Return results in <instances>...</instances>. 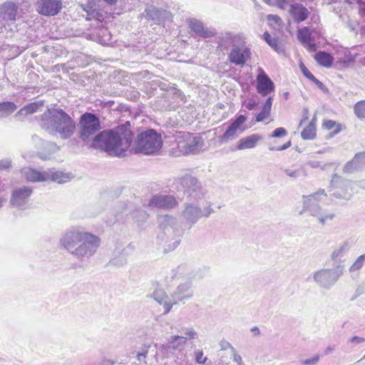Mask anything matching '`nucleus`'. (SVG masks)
<instances>
[{
	"mask_svg": "<svg viewBox=\"0 0 365 365\" xmlns=\"http://www.w3.org/2000/svg\"><path fill=\"white\" fill-rule=\"evenodd\" d=\"M125 125L115 130H103L95 135L101 128L99 118L94 113L86 112L80 116L78 123V138L86 144L95 149L105 151L109 155L123 156L131 145L133 134Z\"/></svg>",
	"mask_w": 365,
	"mask_h": 365,
	"instance_id": "f257e3e1",
	"label": "nucleus"
},
{
	"mask_svg": "<svg viewBox=\"0 0 365 365\" xmlns=\"http://www.w3.org/2000/svg\"><path fill=\"white\" fill-rule=\"evenodd\" d=\"M60 245L78 262H85L96 253L101 239L91 232L71 229L63 234Z\"/></svg>",
	"mask_w": 365,
	"mask_h": 365,
	"instance_id": "f03ea898",
	"label": "nucleus"
},
{
	"mask_svg": "<svg viewBox=\"0 0 365 365\" xmlns=\"http://www.w3.org/2000/svg\"><path fill=\"white\" fill-rule=\"evenodd\" d=\"M39 123L41 128L50 134L58 133L64 139L70 138L76 128L74 120L61 108H48L41 115Z\"/></svg>",
	"mask_w": 365,
	"mask_h": 365,
	"instance_id": "7ed1b4c3",
	"label": "nucleus"
},
{
	"mask_svg": "<svg viewBox=\"0 0 365 365\" xmlns=\"http://www.w3.org/2000/svg\"><path fill=\"white\" fill-rule=\"evenodd\" d=\"M320 196H327L324 189H319L312 195H303V208L299 212L300 215L308 212L310 215L317 218L319 222L324 225L332 221L336 215L329 211L324 210L316 201L319 200Z\"/></svg>",
	"mask_w": 365,
	"mask_h": 365,
	"instance_id": "20e7f679",
	"label": "nucleus"
},
{
	"mask_svg": "<svg viewBox=\"0 0 365 365\" xmlns=\"http://www.w3.org/2000/svg\"><path fill=\"white\" fill-rule=\"evenodd\" d=\"M159 228L166 236V242L173 240L172 246L168 245L169 251L175 249L180 244V237L184 235L175 217L170 215H160L158 217Z\"/></svg>",
	"mask_w": 365,
	"mask_h": 365,
	"instance_id": "39448f33",
	"label": "nucleus"
},
{
	"mask_svg": "<svg viewBox=\"0 0 365 365\" xmlns=\"http://www.w3.org/2000/svg\"><path fill=\"white\" fill-rule=\"evenodd\" d=\"M163 145L161 135L153 129H147L139 133L136 141L135 152L153 155Z\"/></svg>",
	"mask_w": 365,
	"mask_h": 365,
	"instance_id": "423d86ee",
	"label": "nucleus"
},
{
	"mask_svg": "<svg viewBox=\"0 0 365 365\" xmlns=\"http://www.w3.org/2000/svg\"><path fill=\"white\" fill-rule=\"evenodd\" d=\"M212 204L207 202L203 209L197 203L187 202L183 205V209L181 212V217L185 220L186 225L191 228L198 220L202 217L207 218L211 214L214 213L212 207Z\"/></svg>",
	"mask_w": 365,
	"mask_h": 365,
	"instance_id": "0eeeda50",
	"label": "nucleus"
},
{
	"mask_svg": "<svg viewBox=\"0 0 365 365\" xmlns=\"http://www.w3.org/2000/svg\"><path fill=\"white\" fill-rule=\"evenodd\" d=\"M343 269L341 265L334 269H320L313 273V279L319 287L329 290L341 276Z\"/></svg>",
	"mask_w": 365,
	"mask_h": 365,
	"instance_id": "6e6552de",
	"label": "nucleus"
},
{
	"mask_svg": "<svg viewBox=\"0 0 365 365\" xmlns=\"http://www.w3.org/2000/svg\"><path fill=\"white\" fill-rule=\"evenodd\" d=\"M185 192L195 200L202 199L206 194V189L197 178L190 174H185L178 179Z\"/></svg>",
	"mask_w": 365,
	"mask_h": 365,
	"instance_id": "1a4fd4ad",
	"label": "nucleus"
},
{
	"mask_svg": "<svg viewBox=\"0 0 365 365\" xmlns=\"http://www.w3.org/2000/svg\"><path fill=\"white\" fill-rule=\"evenodd\" d=\"M330 192H332L331 195L334 197L345 202L349 201L352 197L350 181L344 179L337 174L332 175L330 183Z\"/></svg>",
	"mask_w": 365,
	"mask_h": 365,
	"instance_id": "9d476101",
	"label": "nucleus"
},
{
	"mask_svg": "<svg viewBox=\"0 0 365 365\" xmlns=\"http://www.w3.org/2000/svg\"><path fill=\"white\" fill-rule=\"evenodd\" d=\"M177 141V146L182 154H195L198 153L203 147L204 143L202 138L194 136L189 133H184Z\"/></svg>",
	"mask_w": 365,
	"mask_h": 365,
	"instance_id": "9b49d317",
	"label": "nucleus"
},
{
	"mask_svg": "<svg viewBox=\"0 0 365 365\" xmlns=\"http://www.w3.org/2000/svg\"><path fill=\"white\" fill-rule=\"evenodd\" d=\"M251 51L247 46L246 41L242 37L237 43L233 44L228 53L229 61L236 66H244L250 58Z\"/></svg>",
	"mask_w": 365,
	"mask_h": 365,
	"instance_id": "f8f14e48",
	"label": "nucleus"
},
{
	"mask_svg": "<svg viewBox=\"0 0 365 365\" xmlns=\"http://www.w3.org/2000/svg\"><path fill=\"white\" fill-rule=\"evenodd\" d=\"M246 120L247 118L244 115H239L237 116L235 120L229 125L227 129L220 137V143H227L242 134L245 130L243 127V124Z\"/></svg>",
	"mask_w": 365,
	"mask_h": 365,
	"instance_id": "ddd939ff",
	"label": "nucleus"
},
{
	"mask_svg": "<svg viewBox=\"0 0 365 365\" xmlns=\"http://www.w3.org/2000/svg\"><path fill=\"white\" fill-rule=\"evenodd\" d=\"M19 6L12 1H6L0 5V24L10 25L16 22L19 14Z\"/></svg>",
	"mask_w": 365,
	"mask_h": 365,
	"instance_id": "4468645a",
	"label": "nucleus"
},
{
	"mask_svg": "<svg viewBox=\"0 0 365 365\" xmlns=\"http://www.w3.org/2000/svg\"><path fill=\"white\" fill-rule=\"evenodd\" d=\"M32 189L29 187H22L13 190L10 204L19 209H25L32 194Z\"/></svg>",
	"mask_w": 365,
	"mask_h": 365,
	"instance_id": "2eb2a0df",
	"label": "nucleus"
},
{
	"mask_svg": "<svg viewBox=\"0 0 365 365\" xmlns=\"http://www.w3.org/2000/svg\"><path fill=\"white\" fill-rule=\"evenodd\" d=\"M243 36L240 34H235L227 31L220 33L217 38V49L224 52L233 46V44L237 43Z\"/></svg>",
	"mask_w": 365,
	"mask_h": 365,
	"instance_id": "dca6fc26",
	"label": "nucleus"
},
{
	"mask_svg": "<svg viewBox=\"0 0 365 365\" xmlns=\"http://www.w3.org/2000/svg\"><path fill=\"white\" fill-rule=\"evenodd\" d=\"M274 90V84L270 78L262 69H259L257 76V91L263 96H267Z\"/></svg>",
	"mask_w": 365,
	"mask_h": 365,
	"instance_id": "f3484780",
	"label": "nucleus"
},
{
	"mask_svg": "<svg viewBox=\"0 0 365 365\" xmlns=\"http://www.w3.org/2000/svg\"><path fill=\"white\" fill-rule=\"evenodd\" d=\"M178 204L173 195H156L149 202V205L158 208L169 209L173 208Z\"/></svg>",
	"mask_w": 365,
	"mask_h": 365,
	"instance_id": "a211bd4d",
	"label": "nucleus"
},
{
	"mask_svg": "<svg viewBox=\"0 0 365 365\" xmlns=\"http://www.w3.org/2000/svg\"><path fill=\"white\" fill-rule=\"evenodd\" d=\"M289 14L294 22L299 24L304 21L309 17V11L302 4L292 1L289 9Z\"/></svg>",
	"mask_w": 365,
	"mask_h": 365,
	"instance_id": "6ab92c4d",
	"label": "nucleus"
},
{
	"mask_svg": "<svg viewBox=\"0 0 365 365\" xmlns=\"http://www.w3.org/2000/svg\"><path fill=\"white\" fill-rule=\"evenodd\" d=\"M61 8V2L59 0H41L38 3V11L44 16H54L57 14Z\"/></svg>",
	"mask_w": 365,
	"mask_h": 365,
	"instance_id": "aec40b11",
	"label": "nucleus"
},
{
	"mask_svg": "<svg viewBox=\"0 0 365 365\" xmlns=\"http://www.w3.org/2000/svg\"><path fill=\"white\" fill-rule=\"evenodd\" d=\"M188 26L197 36L201 38H206L212 37L215 35V32L205 27L200 21L195 19H191L188 20Z\"/></svg>",
	"mask_w": 365,
	"mask_h": 365,
	"instance_id": "412c9836",
	"label": "nucleus"
},
{
	"mask_svg": "<svg viewBox=\"0 0 365 365\" xmlns=\"http://www.w3.org/2000/svg\"><path fill=\"white\" fill-rule=\"evenodd\" d=\"M22 175L28 181L44 182L50 180V173L38 171L31 168H24L21 170Z\"/></svg>",
	"mask_w": 365,
	"mask_h": 365,
	"instance_id": "4be33fe9",
	"label": "nucleus"
},
{
	"mask_svg": "<svg viewBox=\"0 0 365 365\" xmlns=\"http://www.w3.org/2000/svg\"><path fill=\"white\" fill-rule=\"evenodd\" d=\"M170 13L161 9L155 6L148 7L145 11V16L149 21H153L155 24H160L164 19L168 18Z\"/></svg>",
	"mask_w": 365,
	"mask_h": 365,
	"instance_id": "5701e85b",
	"label": "nucleus"
},
{
	"mask_svg": "<svg viewBox=\"0 0 365 365\" xmlns=\"http://www.w3.org/2000/svg\"><path fill=\"white\" fill-rule=\"evenodd\" d=\"M190 287L191 284L189 282L180 284L172 295L173 305L179 301L190 298L192 296Z\"/></svg>",
	"mask_w": 365,
	"mask_h": 365,
	"instance_id": "b1692460",
	"label": "nucleus"
},
{
	"mask_svg": "<svg viewBox=\"0 0 365 365\" xmlns=\"http://www.w3.org/2000/svg\"><path fill=\"white\" fill-rule=\"evenodd\" d=\"M44 101H37L31 103H29L21 108L15 115V118H16L19 120H23V118L27 115H31L34 113H36L41 110L43 107Z\"/></svg>",
	"mask_w": 365,
	"mask_h": 365,
	"instance_id": "393cba45",
	"label": "nucleus"
},
{
	"mask_svg": "<svg viewBox=\"0 0 365 365\" xmlns=\"http://www.w3.org/2000/svg\"><path fill=\"white\" fill-rule=\"evenodd\" d=\"M187 342V337L182 336H172L168 344L164 345V349L174 354L177 351H182Z\"/></svg>",
	"mask_w": 365,
	"mask_h": 365,
	"instance_id": "a878e982",
	"label": "nucleus"
},
{
	"mask_svg": "<svg viewBox=\"0 0 365 365\" xmlns=\"http://www.w3.org/2000/svg\"><path fill=\"white\" fill-rule=\"evenodd\" d=\"M152 297L160 304H163L165 307L164 314H168L173 306L172 299L169 298L163 289H156L152 294Z\"/></svg>",
	"mask_w": 365,
	"mask_h": 365,
	"instance_id": "bb28decb",
	"label": "nucleus"
},
{
	"mask_svg": "<svg viewBox=\"0 0 365 365\" xmlns=\"http://www.w3.org/2000/svg\"><path fill=\"white\" fill-rule=\"evenodd\" d=\"M261 139L262 136L258 134H252L242 138L238 141L236 148L237 150L254 148Z\"/></svg>",
	"mask_w": 365,
	"mask_h": 365,
	"instance_id": "cd10ccee",
	"label": "nucleus"
},
{
	"mask_svg": "<svg viewBox=\"0 0 365 365\" xmlns=\"http://www.w3.org/2000/svg\"><path fill=\"white\" fill-rule=\"evenodd\" d=\"M133 246L129 244L124 248L118 256H115L113 259L109 261V265H114L117 267H122L127 263V256L129 255L130 251H132Z\"/></svg>",
	"mask_w": 365,
	"mask_h": 365,
	"instance_id": "c85d7f7f",
	"label": "nucleus"
},
{
	"mask_svg": "<svg viewBox=\"0 0 365 365\" xmlns=\"http://www.w3.org/2000/svg\"><path fill=\"white\" fill-rule=\"evenodd\" d=\"M263 39L278 53H283L284 52L282 41L279 38H272L267 31L263 34Z\"/></svg>",
	"mask_w": 365,
	"mask_h": 365,
	"instance_id": "c756f323",
	"label": "nucleus"
},
{
	"mask_svg": "<svg viewBox=\"0 0 365 365\" xmlns=\"http://www.w3.org/2000/svg\"><path fill=\"white\" fill-rule=\"evenodd\" d=\"M315 61L320 65L326 68H330L332 66L334 58L326 51H319L314 55Z\"/></svg>",
	"mask_w": 365,
	"mask_h": 365,
	"instance_id": "7c9ffc66",
	"label": "nucleus"
},
{
	"mask_svg": "<svg viewBox=\"0 0 365 365\" xmlns=\"http://www.w3.org/2000/svg\"><path fill=\"white\" fill-rule=\"evenodd\" d=\"M17 109V106L11 101L0 103V119L10 115Z\"/></svg>",
	"mask_w": 365,
	"mask_h": 365,
	"instance_id": "2f4dec72",
	"label": "nucleus"
},
{
	"mask_svg": "<svg viewBox=\"0 0 365 365\" xmlns=\"http://www.w3.org/2000/svg\"><path fill=\"white\" fill-rule=\"evenodd\" d=\"M132 219L138 226H142L148 220V214L142 209H136L130 214Z\"/></svg>",
	"mask_w": 365,
	"mask_h": 365,
	"instance_id": "473e14b6",
	"label": "nucleus"
},
{
	"mask_svg": "<svg viewBox=\"0 0 365 365\" xmlns=\"http://www.w3.org/2000/svg\"><path fill=\"white\" fill-rule=\"evenodd\" d=\"M350 249V245L348 242H343L339 246L336 248L331 255L332 260L340 259L343 255L348 252Z\"/></svg>",
	"mask_w": 365,
	"mask_h": 365,
	"instance_id": "72a5a7b5",
	"label": "nucleus"
},
{
	"mask_svg": "<svg viewBox=\"0 0 365 365\" xmlns=\"http://www.w3.org/2000/svg\"><path fill=\"white\" fill-rule=\"evenodd\" d=\"M297 38L302 43L305 44L312 41V32L309 27L305 26L297 30Z\"/></svg>",
	"mask_w": 365,
	"mask_h": 365,
	"instance_id": "f704fd0d",
	"label": "nucleus"
},
{
	"mask_svg": "<svg viewBox=\"0 0 365 365\" xmlns=\"http://www.w3.org/2000/svg\"><path fill=\"white\" fill-rule=\"evenodd\" d=\"M175 272L174 275L172 276V278L175 277H187V278H192L193 277L191 275L190 268L187 264H180L175 269L173 270Z\"/></svg>",
	"mask_w": 365,
	"mask_h": 365,
	"instance_id": "c9c22d12",
	"label": "nucleus"
},
{
	"mask_svg": "<svg viewBox=\"0 0 365 365\" xmlns=\"http://www.w3.org/2000/svg\"><path fill=\"white\" fill-rule=\"evenodd\" d=\"M301 136L304 140H312L316 136V128L313 120L302 131Z\"/></svg>",
	"mask_w": 365,
	"mask_h": 365,
	"instance_id": "e433bc0d",
	"label": "nucleus"
},
{
	"mask_svg": "<svg viewBox=\"0 0 365 365\" xmlns=\"http://www.w3.org/2000/svg\"><path fill=\"white\" fill-rule=\"evenodd\" d=\"M265 4L271 6H276L281 10H286L290 6L292 0H262Z\"/></svg>",
	"mask_w": 365,
	"mask_h": 365,
	"instance_id": "4c0bfd02",
	"label": "nucleus"
},
{
	"mask_svg": "<svg viewBox=\"0 0 365 365\" xmlns=\"http://www.w3.org/2000/svg\"><path fill=\"white\" fill-rule=\"evenodd\" d=\"M355 115L360 119H365V100L357 102L354 107Z\"/></svg>",
	"mask_w": 365,
	"mask_h": 365,
	"instance_id": "58836bf2",
	"label": "nucleus"
},
{
	"mask_svg": "<svg viewBox=\"0 0 365 365\" xmlns=\"http://www.w3.org/2000/svg\"><path fill=\"white\" fill-rule=\"evenodd\" d=\"M50 179L52 181L58 182V183H63L68 179V174H65L61 171H56L50 173Z\"/></svg>",
	"mask_w": 365,
	"mask_h": 365,
	"instance_id": "ea45409f",
	"label": "nucleus"
},
{
	"mask_svg": "<svg viewBox=\"0 0 365 365\" xmlns=\"http://www.w3.org/2000/svg\"><path fill=\"white\" fill-rule=\"evenodd\" d=\"M365 264V254L360 255L356 258L354 262L349 267V272H354L359 270Z\"/></svg>",
	"mask_w": 365,
	"mask_h": 365,
	"instance_id": "a19ab883",
	"label": "nucleus"
},
{
	"mask_svg": "<svg viewBox=\"0 0 365 365\" xmlns=\"http://www.w3.org/2000/svg\"><path fill=\"white\" fill-rule=\"evenodd\" d=\"M334 163H327L322 165V162L315 160H310L307 162V165L312 168H320L322 170L327 169L328 167L334 165Z\"/></svg>",
	"mask_w": 365,
	"mask_h": 365,
	"instance_id": "79ce46f5",
	"label": "nucleus"
},
{
	"mask_svg": "<svg viewBox=\"0 0 365 365\" xmlns=\"http://www.w3.org/2000/svg\"><path fill=\"white\" fill-rule=\"evenodd\" d=\"M283 172L289 178L292 179H297L302 175H306L305 172L302 169L292 170L290 168H286L283 170Z\"/></svg>",
	"mask_w": 365,
	"mask_h": 365,
	"instance_id": "37998d69",
	"label": "nucleus"
},
{
	"mask_svg": "<svg viewBox=\"0 0 365 365\" xmlns=\"http://www.w3.org/2000/svg\"><path fill=\"white\" fill-rule=\"evenodd\" d=\"M360 168L357 166V163L355 161V156L351 160L348 161L343 169L344 173H352L356 170H359Z\"/></svg>",
	"mask_w": 365,
	"mask_h": 365,
	"instance_id": "c03bdc74",
	"label": "nucleus"
},
{
	"mask_svg": "<svg viewBox=\"0 0 365 365\" xmlns=\"http://www.w3.org/2000/svg\"><path fill=\"white\" fill-rule=\"evenodd\" d=\"M267 19L271 26H279L282 24V20L278 15L268 14L267 16Z\"/></svg>",
	"mask_w": 365,
	"mask_h": 365,
	"instance_id": "a18cd8bd",
	"label": "nucleus"
},
{
	"mask_svg": "<svg viewBox=\"0 0 365 365\" xmlns=\"http://www.w3.org/2000/svg\"><path fill=\"white\" fill-rule=\"evenodd\" d=\"M355 161L360 170L365 168V152L358 153L355 154Z\"/></svg>",
	"mask_w": 365,
	"mask_h": 365,
	"instance_id": "49530a36",
	"label": "nucleus"
},
{
	"mask_svg": "<svg viewBox=\"0 0 365 365\" xmlns=\"http://www.w3.org/2000/svg\"><path fill=\"white\" fill-rule=\"evenodd\" d=\"M287 135V131L284 128L279 127L274 130L272 134L269 135L271 138H282Z\"/></svg>",
	"mask_w": 365,
	"mask_h": 365,
	"instance_id": "de8ad7c7",
	"label": "nucleus"
},
{
	"mask_svg": "<svg viewBox=\"0 0 365 365\" xmlns=\"http://www.w3.org/2000/svg\"><path fill=\"white\" fill-rule=\"evenodd\" d=\"M195 359L197 364H204L207 360L206 356H203V352L202 350H196L195 351Z\"/></svg>",
	"mask_w": 365,
	"mask_h": 365,
	"instance_id": "09e8293b",
	"label": "nucleus"
},
{
	"mask_svg": "<svg viewBox=\"0 0 365 365\" xmlns=\"http://www.w3.org/2000/svg\"><path fill=\"white\" fill-rule=\"evenodd\" d=\"M292 145L291 140L287 141L286 143L281 146H275L272 145L271 143L269 144V150L271 151H281L284 150L289 148Z\"/></svg>",
	"mask_w": 365,
	"mask_h": 365,
	"instance_id": "8fccbe9b",
	"label": "nucleus"
},
{
	"mask_svg": "<svg viewBox=\"0 0 365 365\" xmlns=\"http://www.w3.org/2000/svg\"><path fill=\"white\" fill-rule=\"evenodd\" d=\"M272 101H273V98L271 96H269L267 98V100L265 101V102L262 106V110L264 111V113H267L269 115L270 114L272 105Z\"/></svg>",
	"mask_w": 365,
	"mask_h": 365,
	"instance_id": "3c124183",
	"label": "nucleus"
},
{
	"mask_svg": "<svg viewBox=\"0 0 365 365\" xmlns=\"http://www.w3.org/2000/svg\"><path fill=\"white\" fill-rule=\"evenodd\" d=\"M299 67L303 75L305 77H307L309 80L312 81L314 78V76L309 71V69L302 63H300Z\"/></svg>",
	"mask_w": 365,
	"mask_h": 365,
	"instance_id": "603ef678",
	"label": "nucleus"
},
{
	"mask_svg": "<svg viewBox=\"0 0 365 365\" xmlns=\"http://www.w3.org/2000/svg\"><path fill=\"white\" fill-rule=\"evenodd\" d=\"M319 361V356L315 355L311 359L302 360L301 361V364H304V365H315L318 363Z\"/></svg>",
	"mask_w": 365,
	"mask_h": 365,
	"instance_id": "864d4df0",
	"label": "nucleus"
},
{
	"mask_svg": "<svg viewBox=\"0 0 365 365\" xmlns=\"http://www.w3.org/2000/svg\"><path fill=\"white\" fill-rule=\"evenodd\" d=\"M220 346L221 350L225 351L227 349H230L231 352L234 351L235 349L233 347V346L229 341H226L225 339H222L220 341Z\"/></svg>",
	"mask_w": 365,
	"mask_h": 365,
	"instance_id": "5fc2aeb1",
	"label": "nucleus"
},
{
	"mask_svg": "<svg viewBox=\"0 0 365 365\" xmlns=\"http://www.w3.org/2000/svg\"><path fill=\"white\" fill-rule=\"evenodd\" d=\"M184 334L187 339L189 338L190 339H195L197 337V333L193 328L186 329Z\"/></svg>",
	"mask_w": 365,
	"mask_h": 365,
	"instance_id": "6e6d98bb",
	"label": "nucleus"
},
{
	"mask_svg": "<svg viewBox=\"0 0 365 365\" xmlns=\"http://www.w3.org/2000/svg\"><path fill=\"white\" fill-rule=\"evenodd\" d=\"M348 341L355 346L364 343L365 341V338L359 336H354L350 338Z\"/></svg>",
	"mask_w": 365,
	"mask_h": 365,
	"instance_id": "4d7b16f0",
	"label": "nucleus"
},
{
	"mask_svg": "<svg viewBox=\"0 0 365 365\" xmlns=\"http://www.w3.org/2000/svg\"><path fill=\"white\" fill-rule=\"evenodd\" d=\"M11 161L9 159L0 160V172L6 170L11 167Z\"/></svg>",
	"mask_w": 365,
	"mask_h": 365,
	"instance_id": "13d9d810",
	"label": "nucleus"
},
{
	"mask_svg": "<svg viewBox=\"0 0 365 365\" xmlns=\"http://www.w3.org/2000/svg\"><path fill=\"white\" fill-rule=\"evenodd\" d=\"M32 141L36 145V146L39 148L44 147L43 140L36 135H32Z\"/></svg>",
	"mask_w": 365,
	"mask_h": 365,
	"instance_id": "bf43d9fd",
	"label": "nucleus"
},
{
	"mask_svg": "<svg viewBox=\"0 0 365 365\" xmlns=\"http://www.w3.org/2000/svg\"><path fill=\"white\" fill-rule=\"evenodd\" d=\"M232 359L237 364V365L242 364V359L240 354H238L237 350L235 349L234 351H232Z\"/></svg>",
	"mask_w": 365,
	"mask_h": 365,
	"instance_id": "052dcab7",
	"label": "nucleus"
},
{
	"mask_svg": "<svg viewBox=\"0 0 365 365\" xmlns=\"http://www.w3.org/2000/svg\"><path fill=\"white\" fill-rule=\"evenodd\" d=\"M269 116V115L268 113H264V111L261 110L256 116V121L262 122L264 119L267 118Z\"/></svg>",
	"mask_w": 365,
	"mask_h": 365,
	"instance_id": "680f3d73",
	"label": "nucleus"
},
{
	"mask_svg": "<svg viewBox=\"0 0 365 365\" xmlns=\"http://www.w3.org/2000/svg\"><path fill=\"white\" fill-rule=\"evenodd\" d=\"M257 105V103L255 101H250L247 103H243V106L249 110H254L256 108Z\"/></svg>",
	"mask_w": 365,
	"mask_h": 365,
	"instance_id": "e2e57ef3",
	"label": "nucleus"
},
{
	"mask_svg": "<svg viewBox=\"0 0 365 365\" xmlns=\"http://www.w3.org/2000/svg\"><path fill=\"white\" fill-rule=\"evenodd\" d=\"M148 349H145L142 352L138 353L137 358L140 362L144 361V359H145L146 355L148 354Z\"/></svg>",
	"mask_w": 365,
	"mask_h": 365,
	"instance_id": "0e129e2a",
	"label": "nucleus"
},
{
	"mask_svg": "<svg viewBox=\"0 0 365 365\" xmlns=\"http://www.w3.org/2000/svg\"><path fill=\"white\" fill-rule=\"evenodd\" d=\"M311 81H312L319 88L324 90V85L317 78L314 77Z\"/></svg>",
	"mask_w": 365,
	"mask_h": 365,
	"instance_id": "69168bd1",
	"label": "nucleus"
},
{
	"mask_svg": "<svg viewBox=\"0 0 365 365\" xmlns=\"http://www.w3.org/2000/svg\"><path fill=\"white\" fill-rule=\"evenodd\" d=\"M324 125L325 126L326 128L329 129V130H331L332 129L334 125H335V122L333 121V120H327L324 123Z\"/></svg>",
	"mask_w": 365,
	"mask_h": 365,
	"instance_id": "338daca9",
	"label": "nucleus"
},
{
	"mask_svg": "<svg viewBox=\"0 0 365 365\" xmlns=\"http://www.w3.org/2000/svg\"><path fill=\"white\" fill-rule=\"evenodd\" d=\"M356 184L358 187L365 190V179L356 181Z\"/></svg>",
	"mask_w": 365,
	"mask_h": 365,
	"instance_id": "774afa93",
	"label": "nucleus"
}]
</instances>
